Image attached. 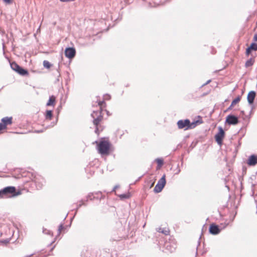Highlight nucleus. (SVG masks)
Wrapping results in <instances>:
<instances>
[{"label":"nucleus","mask_w":257,"mask_h":257,"mask_svg":"<svg viewBox=\"0 0 257 257\" xmlns=\"http://www.w3.org/2000/svg\"><path fill=\"white\" fill-rule=\"evenodd\" d=\"M103 104H105L104 101H99L98 103V104L100 106V110L97 111H93V112L91 114L92 117L93 118V124L96 126L95 132L97 134H99V130L97 126L102 119V116L101 115V107Z\"/></svg>","instance_id":"obj_1"},{"label":"nucleus","mask_w":257,"mask_h":257,"mask_svg":"<svg viewBox=\"0 0 257 257\" xmlns=\"http://www.w3.org/2000/svg\"><path fill=\"white\" fill-rule=\"evenodd\" d=\"M198 122V120H196L191 122L188 119H181L178 121L177 126L179 129H184V130L186 131L195 127Z\"/></svg>","instance_id":"obj_2"},{"label":"nucleus","mask_w":257,"mask_h":257,"mask_svg":"<svg viewBox=\"0 0 257 257\" xmlns=\"http://www.w3.org/2000/svg\"><path fill=\"white\" fill-rule=\"evenodd\" d=\"M110 144L107 141H100L98 146V151L101 155H106L109 152Z\"/></svg>","instance_id":"obj_3"},{"label":"nucleus","mask_w":257,"mask_h":257,"mask_svg":"<svg viewBox=\"0 0 257 257\" xmlns=\"http://www.w3.org/2000/svg\"><path fill=\"white\" fill-rule=\"evenodd\" d=\"M10 65L13 70L20 75L25 76L28 74V71L26 69H23L15 62L11 63Z\"/></svg>","instance_id":"obj_4"},{"label":"nucleus","mask_w":257,"mask_h":257,"mask_svg":"<svg viewBox=\"0 0 257 257\" xmlns=\"http://www.w3.org/2000/svg\"><path fill=\"white\" fill-rule=\"evenodd\" d=\"M166 183V182L165 179V175H164L162 176V177L158 181L157 184H156L154 189V191L155 193L160 192L164 187Z\"/></svg>","instance_id":"obj_5"},{"label":"nucleus","mask_w":257,"mask_h":257,"mask_svg":"<svg viewBox=\"0 0 257 257\" xmlns=\"http://www.w3.org/2000/svg\"><path fill=\"white\" fill-rule=\"evenodd\" d=\"M218 133L215 136V139L217 144L219 145H221L222 143V140L224 137L225 133L221 126L218 127Z\"/></svg>","instance_id":"obj_6"},{"label":"nucleus","mask_w":257,"mask_h":257,"mask_svg":"<svg viewBox=\"0 0 257 257\" xmlns=\"http://www.w3.org/2000/svg\"><path fill=\"white\" fill-rule=\"evenodd\" d=\"M8 197H14L20 194V192H16V188L14 186H8L4 188Z\"/></svg>","instance_id":"obj_7"},{"label":"nucleus","mask_w":257,"mask_h":257,"mask_svg":"<svg viewBox=\"0 0 257 257\" xmlns=\"http://www.w3.org/2000/svg\"><path fill=\"white\" fill-rule=\"evenodd\" d=\"M239 122L238 117L229 114L226 117L225 123L229 125H236Z\"/></svg>","instance_id":"obj_8"},{"label":"nucleus","mask_w":257,"mask_h":257,"mask_svg":"<svg viewBox=\"0 0 257 257\" xmlns=\"http://www.w3.org/2000/svg\"><path fill=\"white\" fill-rule=\"evenodd\" d=\"M76 54V51L74 48H67L65 50V55L66 57L72 59L74 57Z\"/></svg>","instance_id":"obj_9"},{"label":"nucleus","mask_w":257,"mask_h":257,"mask_svg":"<svg viewBox=\"0 0 257 257\" xmlns=\"http://www.w3.org/2000/svg\"><path fill=\"white\" fill-rule=\"evenodd\" d=\"M209 231L211 234L216 235L220 233L221 229L217 225L212 223L210 225Z\"/></svg>","instance_id":"obj_10"},{"label":"nucleus","mask_w":257,"mask_h":257,"mask_svg":"<svg viewBox=\"0 0 257 257\" xmlns=\"http://www.w3.org/2000/svg\"><path fill=\"white\" fill-rule=\"evenodd\" d=\"M256 93L254 91H250L247 94V99L249 104H251L253 103Z\"/></svg>","instance_id":"obj_11"},{"label":"nucleus","mask_w":257,"mask_h":257,"mask_svg":"<svg viewBox=\"0 0 257 257\" xmlns=\"http://www.w3.org/2000/svg\"><path fill=\"white\" fill-rule=\"evenodd\" d=\"M256 163L257 156L254 155H251L248 159V165L249 166H254Z\"/></svg>","instance_id":"obj_12"},{"label":"nucleus","mask_w":257,"mask_h":257,"mask_svg":"<svg viewBox=\"0 0 257 257\" xmlns=\"http://www.w3.org/2000/svg\"><path fill=\"white\" fill-rule=\"evenodd\" d=\"M2 122L3 125H5V128L7 125L12 123V117H5L2 119Z\"/></svg>","instance_id":"obj_13"},{"label":"nucleus","mask_w":257,"mask_h":257,"mask_svg":"<svg viewBox=\"0 0 257 257\" xmlns=\"http://www.w3.org/2000/svg\"><path fill=\"white\" fill-rule=\"evenodd\" d=\"M56 98L54 95H52L49 97L47 106H54Z\"/></svg>","instance_id":"obj_14"},{"label":"nucleus","mask_w":257,"mask_h":257,"mask_svg":"<svg viewBox=\"0 0 257 257\" xmlns=\"http://www.w3.org/2000/svg\"><path fill=\"white\" fill-rule=\"evenodd\" d=\"M157 231H158L159 232H161L164 234L165 235H168L170 232L169 229L167 228H159L157 229Z\"/></svg>","instance_id":"obj_15"},{"label":"nucleus","mask_w":257,"mask_h":257,"mask_svg":"<svg viewBox=\"0 0 257 257\" xmlns=\"http://www.w3.org/2000/svg\"><path fill=\"white\" fill-rule=\"evenodd\" d=\"M254 62V60L253 58H250L249 59L246 61L245 66L246 67L251 66L253 64Z\"/></svg>","instance_id":"obj_16"},{"label":"nucleus","mask_w":257,"mask_h":257,"mask_svg":"<svg viewBox=\"0 0 257 257\" xmlns=\"http://www.w3.org/2000/svg\"><path fill=\"white\" fill-rule=\"evenodd\" d=\"M52 116H53L52 111V110H47L46 113L45 115L46 119L51 120L52 119Z\"/></svg>","instance_id":"obj_17"},{"label":"nucleus","mask_w":257,"mask_h":257,"mask_svg":"<svg viewBox=\"0 0 257 257\" xmlns=\"http://www.w3.org/2000/svg\"><path fill=\"white\" fill-rule=\"evenodd\" d=\"M118 196L121 199H127V198H130V194L129 193H124V194H120Z\"/></svg>","instance_id":"obj_18"},{"label":"nucleus","mask_w":257,"mask_h":257,"mask_svg":"<svg viewBox=\"0 0 257 257\" xmlns=\"http://www.w3.org/2000/svg\"><path fill=\"white\" fill-rule=\"evenodd\" d=\"M241 99V96H238L235 99H234L231 102L232 105H234L236 103H238Z\"/></svg>","instance_id":"obj_19"},{"label":"nucleus","mask_w":257,"mask_h":257,"mask_svg":"<svg viewBox=\"0 0 257 257\" xmlns=\"http://www.w3.org/2000/svg\"><path fill=\"white\" fill-rule=\"evenodd\" d=\"M43 66L45 68H50L51 64L50 62L47 60H44L43 61Z\"/></svg>","instance_id":"obj_20"},{"label":"nucleus","mask_w":257,"mask_h":257,"mask_svg":"<svg viewBox=\"0 0 257 257\" xmlns=\"http://www.w3.org/2000/svg\"><path fill=\"white\" fill-rule=\"evenodd\" d=\"M84 201H85V200H81V201H79V203L77 205V208H76L77 210H78V209L79 208H80L82 205H85V206L86 205V204L84 203Z\"/></svg>","instance_id":"obj_21"},{"label":"nucleus","mask_w":257,"mask_h":257,"mask_svg":"<svg viewBox=\"0 0 257 257\" xmlns=\"http://www.w3.org/2000/svg\"><path fill=\"white\" fill-rule=\"evenodd\" d=\"M250 47L252 50L257 51V43H252Z\"/></svg>","instance_id":"obj_22"},{"label":"nucleus","mask_w":257,"mask_h":257,"mask_svg":"<svg viewBox=\"0 0 257 257\" xmlns=\"http://www.w3.org/2000/svg\"><path fill=\"white\" fill-rule=\"evenodd\" d=\"M93 194L91 193H89L87 196H86V201H88V200H93Z\"/></svg>","instance_id":"obj_23"},{"label":"nucleus","mask_w":257,"mask_h":257,"mask_svg":"<svg viewBox=\"0 0 257 257\" xmlns=\"http://www.w3.org/2000/svg\"><path fill=\"white\" fill-rule=\"evenodd\" d=\"M35 183H36V187H37L38 189H40L42 188V187L43 186L42 183H41V184L38 183V182L36 181V180H35Z\"/></svg>","instance_id":"obj_24"},{"label":"nucleus","mask_w":257,"mask_h":257,"mask_svg":"<svg viewBox=\"0 0 257 257\" xmlns=\"http://www.w3.org/2000/svg\"><path fill=\"white\" fill-rule=\"evenodd\" d=\"M157 162L159 165H162L163 164V161L160 159H157Z\"/></svg>","instance_id":"obj_25"},{"label":"nucleus","mask_w":257,"mask_h":257,"mask_svg":"<svg viewBox=\"0 0 257 257\" xmlns=\"http://www.w3.org/2000/svg\"><path fill=\"white\" fill-rule=\"evenodd\" d=\"M63 228V224H61L59 225V227H58V233L60 234V232H61V230Z\"/></svg>","instance_id":"obj_26"},{"label":"nucleus","mask_w":257,"mask_h":257,"mask_svg":"<svg viewBox=\"0 0 257 257\" xmlns=\"http://www.w3.org/2000/svg\"><path fill=\"white\" fill-rule=\"evenodd\" d=\"M1 190H2V195L3 196V198L5 197H8L4 188L3 189H1Z\"/></svg>","instance_id":"obj_27"},{"label":"nucleus","mask_w":257,"mask_h":257,"mask_svg":"<svg viewBox=\"0 0 257 257\" xmlns=\"http://www.w3.org/2000/svg\"><path fill=\"white\" fill-rule=\"evenodd\" d=\"M251 49L250 48V47L249 46V47H248L246 50V54L248 55H249V54L250 53L251 51Z\"/></svg>","instance_id":"obj_28"},{"label":"nucleus","mask_w":257,"mask_h":257,"mask_svg":"<svg viewBox=\"0 0 257 257\" xmlns=\"http://www.w3.org/2000/svg\"><path fill=\"white\" fill-rule=\"evenodd\" d=\"M104 99L106 100H109L110 99V95L107 94H106L104 95Z\"/></svg>","instance_id":"obj_29"},{"label":"nucleus","mask_w":257,"mask_h":257,"mask_svg":"<svg viewBox=\"0 0 257 257\" xmlns=\"http://www.w3.org/2000/svg\"><path fill=\"white\" fill-rule=\"evenodd\" d=\"M5 125H3L2 123H0V131L5 129Z\"/></svg>","instance_id":"obj_30"},{"label":"nucleus","mask_w":257,"mask_h":257,"mask_svg":"<svg viewBox=\"0 0 257 257\" xmlns=\"http://www.w3.org/2000/svg\"><path fill=\"white\" fill-rule=\"evenodd\" d=\"M3 1L6 3V4H10L12 3V0H3Z\"/></svg>","instance_id":"obj_31"},{"label":"nucleus","mask_w":257,"mask_h":257,"mask_svg":"<svg viewBox=\"0 0 257 257\" xmlns=\"http://www.w3.org/2000/svg\"><path fill=\"white\" fill-rule=\"evenodd\" d=\"M43 232V233L46 234H50V231L49 230H47L46 229H44Z\"/></svg>","instance_id":"obj_32"},{"label":"nucleus","mask_w":257,"mask_h":257,"mask_svg":"<svg viewBox=\"0 0 257 257\" xmlns=\"http://www.w3.org/2000/svg\"><path fill=\"white\" fill-rule=\"evenodd\" d=\"M60 1L62 2H73V1H74L75 0H60Z\"/></svg>","instance_id":"obj_33"},{"label":"nucleus","mask_w":257,"mask_h":257,"mask_svg":"<svg viewBox=\"0 0 257 257\" xmlns=\"http://www.w3.org/2000/svg\"><path fill=\"white\" fill-rule=\"evenodd\" d=\"M233 106L234 105H232V104H231V105L228 107V108L227 109V110L225 111H228L229 110L231 109Z\"/></svg>","instance_id":"obj_34"},{"label":"nucleus","mask_w":257,"mask_h":257,"mask_svg":"<svg viewBox=\"0 0 257 257\" xmlns=\"http://www.w3.org/2000/svg\"><path fill=\"white\" fill-rule=\"evenodd\" d=\"M253 40L254 41H257V34L254 35L253 37Z\"/></svg>","instance_id":"obj_35"},{"label":"nucleus","mask_w":257,"mask_h":257,"mask_svg":"<svg viewBox=\"0 0 257 257\" xmlns=\"http://www.w3.org/2000/svg\"><path fill=\"white\" fill-rule=\"evenodd\" d=\"M118 187V185H115V186L113 187V189H112V191H115V190H116Z\"/></svg>","instance_id":"obj_36"},{"label":"nucleus","mask_w":257,"mask_h":257,"mask_svg":"<svg viewBox=\"0 0 257 257\" xmlns=\"http://www.w3.org/2000/svg\"><path fill=\"white\" fill-rule=\"evenodd\" d=\"M211 81V80H208L205 84H204L203 85H205L207 84H208L209 83H210V82Z\"/></svg>","instance_id":"obj_37"},{"label":"nucleus","mask_w":257,"mask_h":257,"mask_svg":"<svg viewBox=\"0 0 257 257\" xmlns=\"http://www.w3.org/2000/svg\"><path fill=\"white\" fill-rule=\"evenodd\" d=\"M3 198V196L2 195V190H0V198Z\"/></svg>","instance_id":"obj_38"},{"label":"nucleus","mask_w":257,"mask_h":257,"mask_svg":"<svg viewBox=\"0 0 257 257\" xmlns=\"http://www.w3.org/2000/svg\"><path fill=\"white\" fill-rule=\"evenodd\" d=\"M174 250H175V248H173L171 249L170 251L171 252H173Z\"/></svg>","instance_id":"obj_39"},{"label":"nucleus","mask_w":257,"mask_h":257,"mask_svg":"<svg viewBox=\"0 0 257 257\" xmlns=\"http://www.w3.org/2000/svg\"><path fill=\"white\" fill-rule=\"evenodd\" d=\"M180 172V170L179 169L178 171H177V172L176 173V174H178Z\"/></svg>","instance_id":"obj_40"},{"label":"nucleus","mask_w":257,"mask_h":257,"mask_svg":"<svg viewBox=\"0 0 257 257\" xmlns=\"http://www.w3.org/2000/svg\"><path fill=\"white\" fill-rule=\"evenodd\" d=\"M154 185V183H152L151 185V186H152Z\"/></svg>","instance_id":"obj_41"}]
</instances>
